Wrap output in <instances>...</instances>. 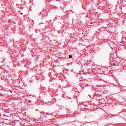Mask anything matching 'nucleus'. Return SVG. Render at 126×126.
Instances as JSON below:
<instances>
[{"label":"nucleus","mask_w":126,"mask_h":126,"mask_svg":"<svg viewBox=\"0 0 126 126\" xmlns=\"http://www.w3.org/2000/svg\"><path fill=\"white\" fill-rule=\"evenodd\" d=\"M69 57L70 58H72V55H70L69 56Z\"/></svg>","instance_id":"1"},{"label":"nucleus","mask_w":126,"mask_h":126,"mask_svg":"<svg viewBox=\"0 0 126 126\" xmlns=\"http://www.w3.org/2000/svg\"><path fill=\"white\" fill-rule=\"evenodd\" d=\"M28 102L29 103H30L32 102V101L31 100H29L28 101Z\"/></svg>","instance_id":"2"},{"label":"nucleus","mask_w":126,"mask_h":126,"mask_svg":"<svg viewBox=\"0 0 126 126\" xmlns=\"http://www.w3.org/2000/svg\"><path fill=\"white\" fill-rule=\"evenodd\" d=\"M70 11L72 12V13H73V11H72L70 10Z\"/></svg>","instance_id":"3"},{"label":"nucleus","mask_w":126,"mask_h":126,"mask_svg":"<svg viewBox=\"0 0 126 126\" xmlns=\"http://www.w3.org/2000/svg\"><path fill=\"white\" fill-rule=\"evenodd\" d=\"M41 112V113H43L44 112V111H43V112L41 111V112Z\"/></svg>","instance_id":"4"},{"label":"nucleus","mask_w":126,"mask_h":126,"mask_svg":"<svg viewBox=\"0 0 126 126\" xmlns=\"http://www.w3.org/2000/svg\"><path fill=\"white\" fill-rule=\"evenodd\" d=\"M94 23H93V22H91V23H90V24H93Z\"/></svg>","instance_id":"5"},{"label":"nucleus","mask_w":126,"mask_h":126,"mask_svg":"<svg viewBox=\"0 0 126 126\" xmlns=\"http://www.w3.org/2000/svg\"><path fill=\"white\" fill-rule=\"evenodd\" d=\"M107 26H110L109 25V24H107Z\"/></svg>","instance_id":"6"},{"label":"nucleus","mask_w":126,"mask_h":126,"mask_svg":"<svg viewBox=\"0 0 126 126\" xmlns=\"http://www.w3.org/2000/svg\"><path fill=\"white\" fill-rule=\"evenodd\" d=\"M20 14H21V15H22L23 14V13H20Z\"/></svg>","instance_id":"7"},{"label":"nucleus","mask_w":126,"mask_h":126,"mask_svg":"<svg viewBox=\"0 0 126 126\" xmlns=\"http://www.w3.org/2000/svg\"><path fill=\"white\" fill-rule=\"evenodd\" d=\"M114 65L115 66H116V64L115 63H114Z\"/></svg>","instance_id":"8"},{"label":"nucleus","mask_w":126,"mask_h":126,"mask_svg":"<svg viewBox=\"0 0 126 126\" xmlns=\"http://www.w3.org/2000/svg\"><path fill=\"white\" fill-rule=\"evenodd\" d=\"M122 0H120V1L121 2H122Z\"/></svg>","instance_id":"9"},{"label":"nucleus","mask_w":126,"mask_h":126,"mask_svg":"<svg viewBox=\"0 0 126 126\" xmlns=\"http://www.w3.org/2000/svg\"><path fill=\"white\" fill-rule=\"evenodd\" d=\"M5 116V114H4L3 116Z\"/></svg>","instance_id":"10"},{"label":"nucleus","mask_w":126,"mask_h":126,"mask_svg":"<svg viewBox=\"0 0 126 126\" xmlns=\"http://www.w3.org/2000/svg\"><path fill=\"white\" fill-rule=\"evenodd\" d=\"M82 33V34H83V33L82 32V33Z\"/></svg>","instance_id":"11"},{"label":"nucleus","mask_w":126,"mask_h":126,"mask_svg":"<svg viewBox=\"0 0 126 126\" xmlns=\"http://www.w3.org/2000/svg\"><path fill=\"white\" fill-rule=\"evenodd\" d=\"M10 92L11 93H12V91H10Z\"/></svg>","instance_id":"12"},{"label":"nucleus","mask_w":126,"mask_h":126,"mask_svg":"<svg viewBox=\"0 0 126 126\" xmlns=\"http://www.w3.org/2000/svg\"><path fill=\"white\" fill-rule=\"evenodd\" d=\"M38 109H37V111H38Z\"/></svg>","instance_id":"13"},{"label":"nucleus","mask_w":126,"mask_h":126,"mask_svg":"<svg viewBox=\"0 0 126 126\" xmlns=\"http://www.w3.org/2000/svg\"><path fill=\"white\" fill-rule=\"evenodd\" d=\"M66 110H67V108H66Z\"/></svg>","instance_id":"14"}]
</instances>
